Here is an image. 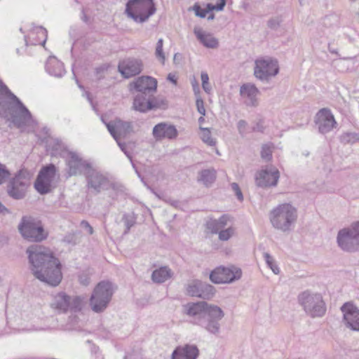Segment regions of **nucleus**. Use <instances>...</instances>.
<instances>
[{
  "label": "nucleus",
  "instance_id": "f257e3e1",
  "mask_svg": "<svg viewBox=\"0 0 359 359\" xmlns=\"http://www.w3.org/2000/svg\"><path fill=\"white\" fill-rule=\"evenodd\" d=\"M32 271L39 280L56 286L62 280V265L53 252L42 245L27 249Z\"/></svg>",
  "mask_w": 359,
  "mask_h": 359
},
{
  "label": "nucleus",
  "instance_id": "f03ea898",
  "mask_svg": "<svg viewBox=\"0 0 359 359\" xmlns=\"http://www.w3.org/2000/svg\"><path fill=\"white\" fill-rule=\"evenodd\" d=\"M297 212L290 204L284 203L274 208L271 213V222L278 229L286 231L295 221Z\"/></svg>",
  "mask_w": 359,
  "mask_h": 359
},
{
  "label": "nucleus",
  "instance_id": "7ed1b4c3",
  "mask_svg": "<svg viewBox=\"0 0 359 359\" xmlns=\"http://www.w3.org/2000/svg\"><path fill=\"white\" fill-rule=\"evenodd\" d=\"M299 301L312 317H321L325 313V304L320 294L304 292L299 295Z\"/></svg>",
  "mask_w": 359,
  "mask_h": 359
},
{
  "label": "nucleus",
  "instance_id": "20e7f679",
  "mask_svg": "<svg viewBox=\"0 0 359 359\" xmlns=\"http://www.w3.org/2000/svg\"><path fill=\"white\" fill-rule=\"evenodd\" d=\"M155 11L153 0H132L126 6V12L136 22H144Z\"/></svg>",
  "mask_w": 359,
  "mask_h": 359
},
{
  "label": "nucleus",
  "instance_id": "39448f33",
  "mask_svg": "<svg viewBox=\"0 0 359 359\" xmlns=\"http://www.w3.org/2000/svg\"><path fill=\"white\" fill-rule=\"evenodd\" d=\"M112 294L113 288L109 282L99 283L90 298L92 309L95 312H100L104 309L109 302Z\"/></svg>",
  "mask_w": 359,
  "mask_h": 359
},
{
  "label": "nucleus",
  "instance_id": "423d86ee",
  "mask_svg": "<svg viewBox=\"0 0 359 359\" xmlns=\"http://www.w3.org/2000/svg\"><path fill=\"white\" fill-rule=\"evenodd\" d=\"M19 231L25 238L32 241H41L47 236L41 222L31 217H23Z\"/></svg>",
  "mask_w": 359,
  "mask_h": 359
},
{
  "label": "nucleus",
  "instance_id": "0eeeda50",
  "mask_svg": "<svg viewBox=\"0 0 359 359\" xmlns=\"http://www.w3.org/2000/svg\"><path fill=\"white\" fill-rule=\"evenodd\" d=\"M337 242L344 250H352L359 245V222L354 224L350 229L341 230L338 233Z\"/></svg>",
  "mask_w": 359,
  "mask_h": 359
},
{
  "label": "nucleus",
  "instance_id": "6e6552de",
  "mask_svg": "<svg viewBox=\"0 0 359 359\" xmlns=\"http://www.w3.org/2000/svg\"><path fill=\"white\" fill-rule=\"evenodd\" d=\"M55 172V168L52 164L41 169L34 184L36 189L40 194H46L51 190Z\"/></svg>",
  "mask_w": 359,
  "mask_h": 359
},
{
  "label": "nucleus",
  "instance_id": "1a4fd4ad",
  "mask_svg": "<svg viewBox=\"0 0 359 359\" xmlns=\"http://www.w3.org/2000/svg\"><path fill=\"white\" fill-rule=\"evenodd\" d=\"M241 276L242 271L238 268L218 267L211 272L210 278L215 283L222 284L238 280Z\"/></svg>",
  "mask_w": 359,
  "mask_h": 359
},
{
  "label": "nucleus",
  "instance_id": "9d476101",
  "mask_svg": "<svg viewBox=\"0 0 359 359\" xmlns=\"http://www.w3.org/2000/svg\"><path fill=\"white\" fill-rule=\"evenodd\" d=\"M231 217L227 215H224L219 219L212 220L208 223V228L213 233H218L219 238L221 241L229 240L235 233V229L229 226L227 229H223L230 222Z\"/></svg>",
  "mask_w": 359,
  "mask_h": 359
},
{
  "label": "nucleus",
  "instance_id": "9b49d317",
  "mask_svg": "<svg viewBox=\"0 0 359 359\" xmlns=\"http://www.w3.org/2000/svg\"><path fill=\"white\" fill-rule=\"evenodd\" d=\"M224 316L222 309L216 305L205 304L204 318L206 320L205 328L212 334H215L219 330L218 321Z\"/></svg>",
  "mask_w": 359,
  "mask_h": 359
},
{
  "label": "nucleus",
  "instance_id": "f8f14e48",
  "mask_svg": "<svg viewBox=\"0 0 359 359\" xmlns=\"http://www.w3.org/2000/svg\"><path fill=\"white\" fill-rule=\"evenodd\" d=\"M29 184L28 175L25 172H20L13 178L9 185L8 191L9 195L15 199L22 198L25 195Z\"/></svg>",
  "mask_w": 359,
  "mask_h": 359
},
{
  "label": "nucleus",
  "instance_id": "ddd939ff",
  "mask_svg": "<svg viewBox=\"0 0 359 359\" xmlns=\"http://www.w3.org/2000/svg\"><path fill=\"white\" fill-rule=\"evenodd\" d=\"M278 72L277 62L271 59H259L255 62V75L260 79L276 75Z\"/></svg>",
  "mask_w": 359,
  "mask_h": 359
},
{
  "label": "nucleus",
  "instance_id": "4468645a",
  "mask_svg": "<svg viewBox=\"0 0 359 359\" xmlns=\"http://www.w3.org/2000/svg\"><path fill=\"white\" fill-rule=\"evenodd\" d=\"M280 177V172L275 167L269 169L261 170L255 176V182L257 186L267 187L276 186Z\"/></svg>",
  "mask_w": 359,
  "mask_h": 359
},
{
  "label": "nucleus",
  "instance_id": "2eb2a0df",
  "mask_svg": "<svg viewBox=\"0 0 359 359\" xmlns=\"http://www.w3.org/2000/svg\"><path fill=\"white\" fill-rule=\"evenodd\" d=\"M166 102L156 97H149L146 99L143 95H137L133 102V107L136 110L145 112L151 109L164 107Z\"/></svg>",
  "mask_w": 359,
  "mask_h": 359
},
{
  "label": "nucleus",
  "instance_id": "dca6fc26",
  "mask_svg": "<svg viewBox=\"0 0 359 359\" xmlns=\"http://www.w3.org/2000/svg\"><path fill=\"white\" fill-rule=\"evenodd\" d=\"M344 320L348 327L359 331V309L351 302L345 303L341 308Z\"/></svg>",
  "mask_w": 359,
  "mask_h": 359
},
{
  "label": "nucleus",
  "instance_id": "f3484780",
  "mask_svg": "<svg viewBox=\"0 0 359 359\" xmlns=\"http://www.w3.org/2000/svg\"><path fill=\"white\" fill-rule=\"evenodd\" d=\"M316 123L320 132L325 133L334 128L337 123L329 109H322L316 114Z\"/></svg>",
  "mask_w": 359,
  "mask_h": 359
},
{
  "label": "nucleus",
  "instance_id": "a211bd4d",
  "mask_svg": "<svg viewBox=\"0 0 359 359\" xmlns=\"http://www.w3.org/2000/svg\"><path fill=\"white\" fill-rule=\"evenodd\" d=\"M142 69V62L137 59H126L118 65L119 72L126 78L139 74Z\"/></svg>",
  "mask_w": 359,
  "mask_h": 359
},
{
  "label": "nucleus",
  "instance_id": "6ab92c4d",
  "mask_svg": "<svg viewBox=\"0 0 359 359\" xmlns=\"http://www.w3.org/2000/svg\"><path fill=\"white\" fill-rule=\"evenodd\" d=\"M199 350L196 345L185 344L177 346L172 353L171 359H197Z\"/></svg>",
  "mask_w": 359,
  "mask_h": 359
},
{
  "label": "nucleus",
  "instance_id": "aec40b11",
  "mask_svg": "<svg viewBox=\"0 0 359 359\" xmlns=\"http://www.w3.org/2000/svg\"><path fill=\"white\" fill-rule=\"evenodd\" d=\"M106 126L110 134L116 141L121 136H125L131 129V126L129 123L123 122L119 119L107 123Z\"/></svg>",
  "mask_w": 359,
  "mask_h": 359
},
{
  "label": "nucleus",
  "instance_id": "412c9836",
  "mask_svg": "<svg viewBox=\"0 0 359 359\" xmlns=\"http://www.w3.org/2000/svg\"><path fill=\"white\" fill-rule=\"evenodd\" d=\"M134 88L144 94L154 93L157 88V81L151 76L139 77L134 83Z\"/></svg>",
  "mask_w": 359,
  "mask_h": 359
},
{
  "label": "nucleus",
  "instance_id": "4be33fe9",
  "mask_svg": "<svg viewBox=\"0 0 359 359\" xmlns=\"http://www.w3.org/2000/svg\"><path fill=\"white\" fill-rule=\"evenodd\" d=\"M153 135L157 140L172 139L177 136V130L174 126L161 123L154 128Z\"/></svg>",
  "mask_w": 359,
  "mask_h": 359
},
{
  "label": "nucleus",
  "instance_id": "5701e85b",
  "mask_svg": "<svg viewBox=\"0 0 359 359\" xmlns=\"http://www.w3.org/2000/svg\"><path fill=\"white\" fill-rule=\"evenodd\" d=\"M240 93L248 104L256 105L259 90L254 85L250 83L243 85L241 87Z\"/></svg>",
  "mask_w": 359,
  "mask_h": 359
},
{
  "label": "nucleus",
  "instance_id": "b1692460",
  "mask_svg": "<svg viewBox=\"0 0 359 359\" xmlns=\"http://www.w3.org/2000/svg\"><path fill=\"white\" fill-rule=\"evenodd\" d=\"M225 5L226 0H219V2L217 5L208 4L207 5L206 9L201 8L198 5H194L193 9L195 11V13L197 16H199L201 18H205L206 16V14L210 11H219L223 10Z\"/></svg>",
  "mask_w": 359,
  "mask_h": 359
},
{
  "label": "nucleus",
  "instance_id": "393cba45",
  "mask_svg": "<svg viewBox=\"0 0 359 359\" xmlns=\"http://www.w3.org/2000/svg\"><path fill=\"white\" fill-rule=\"evenodd\" d=\"M206 302H201L194 304H188L186 306V313L189 316H203L204 318Z\"/></svg>",
  "mask_w": 359,
  "mask_h": 359
},
{
  "label": "nucleus",
  "instance_id": "a878e982",
  "mask_svg": "<svg viewBox=\"0 0 359 359\" xmlns=\"http://www.w3.org/2000/svg\"><path fill=\"white\" fill-rule=\"evenodd\" d=\"M194 33L206 47L215 48L217 46V41L212 35L204 33L201 29H195Z\"/></svg>",
  "mask_w": 359,
  "mask_h": 359
},
{
  "label": "nucleus",
  "instance_id": "bb28decb",
  "mask_svg": "<svg viewBox=\"0 0 359 359\" xmlns=\"http://www.w3.org/2000/svg\"><path fill=\"white\" fill-rule=\"evenodd\" d=\"M69 306V298L63 294H59L55 297V302L53 304V308L59 311H65Z\"/></svg>",
  "mask_w": 359,
  "mask_h": 359
},
{
  "label": "nucleus",
  "instance_id": "cd10ccee",
  "mask_svg": "<svg viewBox=\"0 0 359 359\" xmlns=\"http://www.w3.org/2000/svg\"><path fill=\"white\" fill-rule=\"evenodd\" d=\"M171 276L170 271L166 267L155 270L152 273V280L156 283H163Z\"/></svg>",
  "mask_w": 359,
  "mask_h": 359
},
{
  "label": "nucleus",
  "instance_id": "c85d7f7f",
  "mask_svg": "<svg viewBox=\"0 0 359 359\" xmlns=\"http://www.w3.org/2000/svg\"><path fill=\"white\" fill-rule=\"evenodd\" d=\"M215 178L216 172L215 170H206L201 172L199 181L208 186L212 184L215 181Z\"/></svg>",
  "mask_w": 359,
  "mask_h": 359
},
{
  "label": "nucleus",
  "instance_id": "c756f323",
  "mask_svg": "<svg viewBox=\"0 0 359 359\" xmlns=\"http://www.w3.org/2000/svg\"><path fill=\"white\" fill-rule=\"evenodd\" d=\"M201 283L197 282L194 285H189L187 292L189 295L193 297H203V294L200 290Z\"/></svg>",
  "mask_w": 359,
  "mask_h": 359
},
{
  "label": "nucleus",
  "instance_id": "7c9ffc66",
  "mask_svg": "<svg viewBox=\"0 0 359 359\" xmlns=\"http://www.w3.org/2000/svg\"><path fill=\"white\" fill-rule=\"evenodd\" d=\"M201 138L203 141L209 145H214L215 143V140L211 137L210 131L208 128H201Z\"/></svg>",
  "mask_w": 359,
  "mask_h": 359
},
{
  "label": "nucleus",
  "instance_id": "2f4dec72",
  "mask_svg": "<svg viewBox=\"0 0 359 359\" xmlns=\"http://www.w3.org/2000/svg\"><path fill=\"white\" fill-rule=\"evenodd\" d=\"M273 146L271 144H264L262 148L261 156L263 159L271 160L272 156Z\"/></svg>",
  "mask_w": 359,
  "mask_h": 359
},
{
  "label": "nucleus",
  "instance_id": "473e14b6",
  "mask_svg": "<svg viewBox=\"0 0 359 359\" xmlns=\"http://www.w3.org/2000/svg\"><path fill=\"white\" fill-rule=\"evenodd\" d=\"M264 257H265V259H266V262L268 266L270 267V269L272 270V271L275 274H278L280 273L279 268L276 264L273 258L267 253H266L264 255Z\"/></svg>",
  "mask_w": 359,
  "mask_h": 359
},
{
  "label": "nucleus",
  "instance_id": "72a5a7b5",
  "mask_svg": "<svg viewBox=\"0 0 359 359\" xmlns=\"http://www.w3.org/2000/svg\"><path fill=\"white\" fill-rule=\"evenodd\" d=\"M156 55L157 57L159 58V60H161L162 62L165 60V56L163 53V40L159 39L156 44Z\"/></svg>",
  "mask_w": 359,
  "mask_h": 359
},
{
  "label": "nucleus",
  "instance_id": "f704fd0d",
  "mask_svg": "<svg viewBox=\"0 0 359 359\" xmlns=\"http://www.w3.org/2000/svg\"><path fill=\"white\" fill-rule=\"evenodd\" d=\"M201 81H202V86H203V90L207 93H210V91L211 90V87L209 83V77H208V74H206V73L201 74Z\"/></svg>",
  "mask_w": 359,
  "mask_h": 359
},
{
  "label": "nucleus",
  "instance_id": "c9c22d12",
  "mask_svg": "<svg viewBox=\"0 0 359 359\" xmlns=\"http://www.w3.org/2000/svg\"><path fill=\"white\" fill-rule=\"evenodd\" d=\"M9 172L5 168V166L0 164V184H3L8 178Z\"/></svg>",
  "mask_w": 359,
  "mask_h": 359
},
{
  "label": "nucleus",
  "instance_id": "e433bc0d",
  "mask_svg": "<svg viewBox=\"0 0 359 359\" xmlns=\"http://www.w3.org/2000/svg\"><path fill=\"white\" fill-rule=\"evenodd\" d=\"M86 348L89 349L92 353H97L99 347L92 342L91 340H87L85 344Z\"/></svg>",
  "mask_w": 359,
  "mask_h": 359
},
{
  "label": "nucleus",
  "instance_id": "4c0bfd02",
  "mask_svg": "<svg viewBox=\"0 0 359 359\" xmlns=\"http://www.w3.org/2000/svg\"><path fill=\"white\" fill-rule=\"evenodd\" d=\"M196 107H197V109H198V112L202 116H205V109L204 107L203 101L201 99L198 98L196 100Z\"/></svg>",
  "mask_w": 359,
  "mask_h": 359
},
{
  "label": "nucleus",
  "instance_id": "58836bf2",
  "mask_svg": "<svg viewBox=\"0 0 359 359\" xmlns=\"http://www.w3.org/2000/svg\"><path fill=\"white\" fill-rule=\"evenodd\" d=\"M231 187H232V189H233V191H235L238 198L240 201H242L243 200V194H242V192H241L238 185L236 183H233L231 184Z\"/></svg>",
  "mask_w": 359,
  "mask_h": 359
},
{
  "label": "nucleus",
  "instance_id": "ea45409f",
  "mask_svg": "<svg viewBox=\"0 0 359 359\" xmlns=\"http://www.w3.org/2000/svg\"><path fill=\"white\" fill-rule=\"evenodd\" d=\"M168 80L172 83L174 85H177V76L176 74L170 73L168 75Z\"/></svg>",
  "mask_w": 359,
  "mask_h": 359
},
{
  "label": "nucleus",
  "instance_id": "a19ab883",
  "mask_svg": "<svg viewBox=\"0 0 359 359\" xmlns=\"http://www.w3.org/2000/svg\"><path fill=\"white\" fill-rule=\"evenodd\" d=\"M81 224L84 227H86L88 229V232L89 234H92L93 233V229L92 226H90L88 222H83Z\"/></svg>",
  "mask_w": 359,
  "mask_h": 359
},
{
  "label": "nucleus",
  "instance_id": "79ce46f5",
  "mask_svg": "<svg viewBox=\"0 0 359 359\" xmlns=\"http://www.w3.org/2000/svg\"><path fill=\"white\" fill-rule=\"evenodd\" d=\"M38 34H41L42 36H43L45 37V39L43 41V43H45L46 38H47V31H46V29H40L38 31Z\"/></svg>",
  "mask_w": 359,
  "mask_h": 359
},
{
  "label": "nucleus",
  "instance_id": "37998d69",
  "mask_svg": "<svg viewBox=\"0 0 359 359\" xmlns=\"http://www.w3.org/2000/svg\"><path fill=\"white\" fill-rule=\"evenodd\" d=\"M4 211H6V209L4 206L0 203V213H3Z\"/></svg>",
  "mask_w": 359,
  "mask_h": 359
},
{
  "label": "nucleus",
  "instance_id": "c03bdc74",
  "mask_svg": "<svg viewBox=\"0 0 359 359\" xmlns=\"http://www.w3.org/2000/svg\"><path fill=\"white\" fill-rule=\"evenodd\" d=\"M245 123L244 121H241L239 123V126H238L239 129L241 130L242 128L245 127Z\"/></svg>",
  "mask_w": 359,
  "mask_h": 359
},
{
  "label": "nucleus",
  "instance_id": "a18cd8bd",
  "mask_svg": "<svg viewBox=\"0 0 359 359\" xmlns=\"http://www.w3.org/2000/svg\"><path fill=\"white\" fill-rule=\"evenodd\" d=\"M204 116H202L198 118V122L200 123V124L203 123V121H204V118H203Z\"/></svg>",
  "mask_w": 359,
  "mask_h": 359
}]
</instances>
